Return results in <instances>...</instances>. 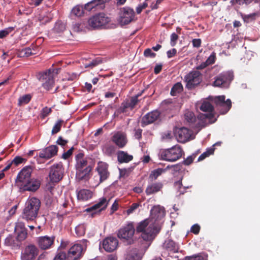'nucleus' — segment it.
Instances as JSON below:
<instances>
[{
    "instance_id": "obj_1",
    "label": "nucleus",
    "mask_w": 260,
    "mask_h": 260,
    "mask_svg": "<svg viewBox=\"0 0 260 260\" xmlns=\"http://www.w3.org/2000/svg\"><path fill=\"white\" fill-rule=\"evenodd\" d=\"M75 159L77 179L79 180L88 179L92 167L88 164L87 159L84 157V154L79 152L76 155Z\"/></svg>"
},
{
    "instance_id": "obj_2",
    "label": "nucleus",
    "mask_w": 260,
    "mask_h": 260,
    "mask_svg": "<svg viewBox=\"0 0 260 260\" xmlns=\"http://www.w3.org/2000/svg\"><path fill=\"white\" fill-rule=\"evenodd\" d=\"M149 219H146L140 223L136 227L137 233H142L141 237L145 241L153 240L159 232V229Z\"/></svg>"
},
{
    "instance_id": "obj_3",
    "label": "nucleus",
    "mask_w": 260,
    "mask_h": 260,
    "mask_svg": "<svg viewBox=\"0 0 260 260\" xmlns=\"http://www.w3.org/2000/svg\"><path fill=\"white\" fill-rule=\"evenodd\" d=\"M41 206L40 201L35 197L27 200L22 213L23 218L26 220H34L38 216Z\"/></svg>"
},
{
    "instance_id": "obj_4",
    "label": "nucleus",
    "mask_w": 260,
    "mask_h": 260,
    "mask_svg": "<svg viewBox=\"0 0 260 260\" xmlns=\"http://www.w3.org/2000/svg\"><path fill=\"white\" fill-rule=\"evenodd\" d=\"M183 153L181 146L176 145L171 148L162 150L160 152V157L162 160L173 162L179 159Z\"/></svg>"
},
{
    "instance_id": "obj_5",
    "label": "nucleus",
    "mask_w": 260,
    "mask_h": 260,
    "mask_svg": "<svg viewBox=\"0 0 260 260\" xmlns=\"http://www.w3.org/2000/svg\"><path fill=\"white\" fill-rule=\"evenodd\" d=\"M57 69H49L39 74L38 79L42 82V86L46 90H49L53 86L54 75L57 74Z\"/></svg>"
},
{
    "instance_id": "obj_6",
    "label": "nucleus",
    "mask_w": 260,
    "mask_h": 260,
    "mask_svg": "<svg viewBox=\"0 0 260 260\" xmlns=\"http://www.w3.org/2000/svg\"><path fill=\"white\" fill-rule=\"evenodd\" d=\"M202 81V74L198 71H192L186 75L184 78L185 87L192 90L197 87Z\"/></svg>"
},
{
    "instance_id": "obj_7",
    "label": "nucleus",
    "mask_w": 260,
    "mask_h": 260,
    "mask_svg": "<svg viewBox=\"0 0 260 260\" xmlns=\"http://www.w3.org/2000/svg\"><path fill=\"white\" fill-rule=\"evenodd\" d=\"M34 168L31 166L23 167L17 174L15 179V184L19 188L31 178Z\"/></svg>"
},
{
    "instance_id": "obj_8",
    "label": "nucleus",
    "mask_w": 260,
    "mask_h": 260,
    "mask_svg": "<svg viewBox=\"0 0 260 260\" xmlns=\"http://www.w3.org/2000/svg\"><path fill=\"white\" fill-rule=\"evenodd\" d=\"M233 78V72L230 71L223 72L215 77L213 86L221 88L227 87Z\"/></svg>"
},
{
    "instance_id": "obj_9",
    "label": "nucleus",
    "mask_w": 260,
    "mask_h": 260,
    "mask_svg": "<svg viewBox=\"0 0 260 260\" xmlns=\"http://www.w3.org/2000/svg\"><path fill=\"white\" fill-rule=\"evenodd\" d=\"M110 18L104 13H99L91 17L88 20L89 25L93 28H101L108 24Z\"/></svg>"
},
{
    "instance_id": "obj_10",
    "label": "nucleus",
    "mask_w": 260,
    "mask_h": 260,
    "mask_svg": "<svg viewBox=\"0 0 260 260\" xmlns=\"http://www.w3.org/2000/svg\"><path fill=\"white\" fill-rule=\"evenodd\" d=\"M64 169L62 163L54 164L50 168L49 177L52 183H58L63 178Z\"/></svg>"
},
{
    "instance_id": "obj_11",
    "label": "nucleus",
    "mask_w": 260,
    "mask_h": 260,
    "mask_svg": "<svg viewBox=\"0 0 260 260\" xmlns=\"http://www.w3.org/2000/svg\"><path fill=\"white\" fill-rule=\"evenodd\" d=\"M135 231V229L133 223L130 222L118 230L117 237L121 239L129 240V243L131 244V241L132 240Z\"/></svg>"
},
{
    "instance_id": "obj_12",
    "label": "nucleus",
    "mask_w": 260,
    "mask_h": 260,
    "mask_svg": "<svg viewBox=\"0 0 260 260\" xmlns=\"http://www.w3.org/2000/svg\"><path fill=\"white\" fill-rule=\"evenodd\" d=\"M135 13L133 9L123 7L120 9L119 21L122 24H127L134 19Z\"/></svg>"
},
{
    "instance_id": "obj_13",
    "label": "nucleus",
    "mask_w": 260,
    "mask_h": 260,
    "mask_svg": "<svg viewBox=\"0 0 260 260\" xmlns=\"http://www.w3.org/2000/svg\"><path fill=\"white\" fill-rule=\"evenodd\" d=\"M224 95H220L214 98L213 102L220 109L221 114L226 113L232 107V102L230 99L225 101Z\"/></svg>"
},
{
    "instance_id": "obj_14",
    "label": "nucleus",
    "mask_w": 260,
    "mask_h": 260,
    "mask_svg": "<svg viewBox=\"0 0 260 260\" xmlns=\"http://www.w3.org/2000/svg\"><path fill=\"white\" fill-rule=\"evenodd\" d=\"M110 201V199L107 200L106 198H102L100 199L99 203L87 208L86 211L88 212H91L92 217H94L96 214L99 215L102 210L106 208Z\"/></svg>"
},
{
    "instance_id": "obj_15",
    "label": "nucleus",
    "mask_w": 260,
    "mask_h": 260,
    "mask_svg": "<svg viewBox=\"0 0 260 260\" xmlns=\"http://www.w3.org/2000/svg\"><path fill=\"white\" fill-rule=\"evenodd\" d=\"M200 109L204 112H208V113L203 114L201 116V118L203 119H208L209 123L215 122L216 119H213L214 114L213 113L214 107L209 102H203L200 107Z\"/></svg>"
},
{
    "instance_id": "obj_16",
    "label": "nucleus",
    "mask_w": 260,
    "mask_h": 260,
    "mask_svg": "<svg viewBox=\"0 0 260 260\" xmlns=\"http://www.w3.org/2000/svg\"><path fill=\"white\" fill-rule=\"evenodd\" d=\"M84 249L80 244H76L68 251L67 260H79L83 256Z\"/></svg>"
},
{
    "instance_id": "obj_17",
    "label": "nucleus",
    "mask_w": 260,
    "mask_h": 260,
    "mask_svg": "<svg viewBox=\"0 0 260 260\" xmlns=\"http://www.w3.org/2000/svg\"><path fill=\"white\" fill-rule=\"evenodd\" d=\"M39 250L38 248L32 244H30L25 247L21 252V260H34L38 255Z\"/></svg>"
},
{
    "instance_id": "obj_18",
    "label": "nucleus",
    "mask_w": 260,
    "mask_h": 260,
    "mask_svg": "<svg viewBox=\"0 0 260 260\" xmlns=\"http://www.w3.org/2000/svg\"><path fill=\"white\" fill-rule=\"evenodd\" d=\"M111 141L119 148H122L127 143L125 133L122 131L115 132L111 137Z\"/></svg>"
},
{
    "instance_id": "obj_19",
    "label": "nucleus",
    "mask_w": 260,
    "mask_h": 260,
    "mask_svg": "<svg viewBox=\"0 0 260 260\" xmlns=\"http://www.w3.org/2000/svg\"><path fill=\"white\" fill-rule=\"evenodd\" d=\"M14 231L16 235V238L21 245L22 242L27 237V230L25 227L24 223L22 222L16 223Z\"/></svg>"
},
{
    "instance_id": "obj_20",
    "label": "nucleus",
    "mask_w": 260,
    "mask_h": 260,
    "mask_svg": "<svg viewBox=\"0 0 260 260\" xmlns=\"http://www.w3.org/2000/svg\"><path fill=\"white\" fill-rule=\"evenodd\" d=\"M41 181L37 178H31L24 184L19 189L23 191H36L40 187Z\"/></svg>"
},
{
    "instance_id": "obj_21",
    "label": "nucleus",
    "mask_w": 260,
    "mask_h": 260,
    "mask_svg": "<svg viewBox=\"0 0 260 260\" xmlns=\"http://www.w3.org/2000/svg\"><path fill=\"white\" fill-rule=\"evenodd\" d=\"M109 165L108 164L103 161L98 162L96 170L100 176V182L106 180L110 175V172L108 171Z\"/></svg>"
},
{
    "instance_id": "obj_22",
    "label": "nucleus",
    "mask_w": 260,
    "mask_h": 260,
    "mask_svg": "<svg viewBox=\"0 0 260 260\" xmlns=\"http://www.w3.org/2000/svg\"><path fill=\"white\" fill-rule=\"evenodd\" d=\"M118 241L116 238L109 237L103 241V247L107 252H111L116 249Z\"/></svg>"
},
{
    "instance_id": "obj_23",
    "label": "nucleus",
    "mask_w": 260,
    "mask_h": 260,
    "mask_svg": "<svg viewBox=\"0 0 260 260\" xmlns=\"http://www.w3.org/2000/svg\"><path fill=\"white\" fill-rule=\"evenodd\" d=\"M58 147L56 145H50L42 149L39 154V157L41 158L49 159L57 155Z\"/></svg>"
},
{
    "instance_id": "obj_24",
    "label": "nucleus",
    "mask_w": 260,
    "mask_h": 260,
    "mask_svg": "<svg viewBox=\"0 0 260 260\" xmlns=\"http://www.w3.org/2000/svg\"><path fill=\"white\" fill-rule=\"evenodd\" d=\"M175 135L179 142L184 143L189 140L191 132L188 128L182 127L176 129Z\"/></svg>"
},
{
    "instance_id": "obj_25",
    "label": "nucleus",
    "mask_w": 260,
    "mask_h": 260,
    "mask_svg": "<svg viewBox=\"0 0 260 260\" xmlns=\"http://www.w3.org/2000/svg\"><path fill=\"white\" fill-rule=\"evenodd\" d=\"M55 240V237H49L48 236L39 237L37 240L39 247L43 250L49 249L53 244Z\"/></svg>"
},
{
    "instance_id": "obj_26",
    "label": "nucleus",
    "mask_w": 260,
    "mask_h": 260,
    "mask_svg": "<svg viewBox=\"0 0 260 260\" xmlns=\"http://www.w3.org/2000/svg\"><path fill=\"white\" fill-rule=\"evenodd\" d=\"M160 116L159 111L155 110L152 111L145 115L142 119V123L145 125H148L157 120Z\"/></svg>"
},
{
    "instance_id": "obj_27",
    "label": "nucleus",
    "mask_w": 260,
    "mask_h": 260,
    "mask_svg": "<svg viewBox=\"0 0 260 260\" xmlns=\"http://www.w3.org/2000/svg\"><path fill=\"white\" fill-rule=\"evenodd\" d=\"M111 0H92L87 3L84 6V9L88 11L93 9L96 10L103 9L105 8V4Z\"/></svg>"
},
{
    "instance_id": "obj_28",
    "label": "nucleus",
    "mask_w": 260,
    "mask_h": 260,
    "mask_svg": "<svg viewBox=\"0 0 260 260\" xmlns=\"http://www.w3.org/2000/svg\"><path fill=\"white\" fill-rule=\"evenodd\" d=\"M4 245L10 247L12 249H18L21 246L20 243L16 237L9 235L4 241Z\"/></svg>"
},
{
    "instance_id": "obj_29",
    "label": "nucleus",
    "mask_w": 260,
    "mask_h": 260,
    "mask_svg": "<svg viewBox=\"0 0 260 260\" xmlns=\"http://www.w3.org/2000/svg\"><path fill=\"white\" fill-rule=\"evenodd\" d=\"M150 213L153 218L158 219L165 216V210L164 208L160 205L154 206L151 209Z\"/></svg>"
},
{
    "instance_id": "obj_30",
    "label": "nucleus",
    "mask_w": 260,
    "mask_h": 260,
    "mask_svg": "<svg viewBox=\"0 0 260 260\" xmlns=\"http://www.w3.org/2000/svg\"><path fill=\"white\" fill-rule=\"evenodd\" d=\"M164 247L173 253L178 252L179 249L178 244L171 239H167L165 241Z\"/></svg>"
},
{
    "instance_id": "obj_31",
    "label": "nucleus",
    "mask_w": 260,
    "mask_h": 260,
    "mask_svg": "<svg viewBox=\"0 0 260 260\" xmlns=\"http://www.w3.org/2000/svg\"><path fill=\"white\" fill-rule=\"evenodd\" d=\"M117 160L120 164L128 163L133 159V156L128 154L127 152L123 151H119L117 152Z\"/></svg>"
},
{
    "instance_id": "obj_32",
    "label": "nucleus",
    "mask_w": 260,
    "mask_h": 260,
    "mask_svg": "<svg viewBox=\"0 0 260 260\" xmlns=\"http://www.w3.org/2000/svg\"><path fill=\"white\" fill-rule=\"evenodd\" d=\"M125 260H141V257L137 248H132L128 250L125 257Z\"/></svg>"
},
{
    "instance_id": "obj_33",
    "label": "nucleus",
    "mask_w": 260,
    "mask_h": 260,
    "mask_svg": "<svg viewBox=\"0 0 260 260\" xmlns=\"http://www.w3.org/2000/svg\"><path fill=\"white\" fill-rule=\"evenodd\" d=\"M92 197V192L89 189H81L77 192V198L82 201H87Z\"/></svg>"
},
{
    "instance_id": "obj_34",
    "label": "nucleus",
    "mask_w": 260,
    "mask_h": 260,
    "mask_svg": "<svg viewBox=\"0 0 260 260\" xmlns=\"http://www.w3.org/2000/svg\"><path fill=\"white\" fill-rule=\"evenodd\" d=\"M162 187V184L161 183H154L148 185L145 192L147 195H150L159 191Z\"/></svg>"
},
{
    "instance_id": "obj_35",
    "label": "nucleus",
    "mask_w": 260,
    "mask_h": 260,
    "mask_svg": "<svg viewBox=\"0 0 260 260\" xmlns=\"http://www.w3.org/2000/svg\"><path fill=\"white\" fill-rule=\"evenodd\" d=\"M260 16V12L257 11L250 14H242L241 16L244 21L246 23H249L251 21H254L256 18Z\"/></svg>"
},
{
    "instance_id": "obj_36",
    "label": "nucleus",
    "mask_w": 260,
    "mask_h": 260,
    "mask_svg": "<svg viewBox=\"0 0 260 260\" xmlns=\"http://www.w3.org/2000/svg\"><path fill=\"white\" fill-rule=\"evenodd\" d=\"M183 90V87L181 82H177L174 85L171 90V94L173 96L176 95L177 93L182 92Z\"/></svg>"
},
{
    "instance_id": "obj_37",
    "label": "nucleus",
    "mask_w": 260,
    "mask_h": 260,
    "mask_svg": "<svg viewBox=\"0 0 260 260\" xmlns=\"http://www.w3.org/2000/svg\"><path fill=\"white\" fill-rule=\"evenodd\" d=\"M185 120L189 124H193L197 120L194 113L189 111H187L184 114Z\"/></svg>"
},
{
    "instance_id": "obj_38",
    "label": "nucleus",
    "mask_w": 260,
    "mask_h": 260,
    "mask_svg": "<svg viewBox=\"0 0 260 260\" xmlns=\"http://www.w3.org/2000/svg\"><path fill=\"white\" fill-rule=\"evenodd\" d=\"M17 54L19 57H24L32 55V53L31 49L29 47H27L18 50Z\"/></svg>"
},
{
    "instance_id": "obj_39",
    "label": "nucleus",
    "mask_w": 260,
    "mask_h": 260,
    "mask_svg": "<svg viewBox=\"0 0 260 260\" xmlns=\"http://www.w3.org/2000/svg\"><path fill=\"white\" fill-rule=\"evenodd\" d=\"M84 10L82 6L77 5L74 7L71 12V14L77 17H80L83 15Z\"/></svg>"
},
{
    "instance_id": "obj_40",
    "label": "nucleus",
    "mask_w": 260,
    "mask_h": 260,
    "mask_svg": "<svg viewBox=\"0 0 260 260\" xmlns=\"http://www.w3.org/2000/svg\"><path fill=\"white\" fill-rule=\"evenodd\" d=\"M166 169L158 168L157 169L154 170L149 175V178L152 179V180H156L158 176H159L162 173L165 172Z\"/></svg>"
},
{
    "instance_id": "obj_41",
    "label": "nucleus",
    "mask_w": 260,
    "mask_h": 260,
    "mask_svg": "<svg viewBox=\"0 0 260 260\" xmlns=\"http://www.w3.org/2000/svg\"><path fill=\"white\" fill-rule=\"evenodd\" d=\"M128 108L131 110V107L128 103V100H126L121 104L120 107L117 110V112L118 113H125L127 111L126 109Z\"/></svg>"
},
{
    "instance_id": "obj_42",
    "label": "nucleus",
    "mask_w": 260,
    "mask_h": 260,
    "mask_svg": "<svg viewBox=\"0 0 260 260\" xmlns=\"http://www.w3.org/2000/svg\"><path fill=\"white\" fill-rule=\"evenodd\" d=\"M31 99L30 94H25L18 99V105L19 106L28 104Z\"/></svg>"
},
{
    "instance_id": "obj_43",
    "label": "nucleus",
    "mask_w": 260,
    "mask_h": 260,
    "mask_svg": "<svg viewBox=\"0 0 260 260\" xmlns=\"http://www.w3.org/2000/svg\"><path fill=\"white\" fill-rule=\"evenodd\" d=\"M253 0H231L230 3L232 5H238L243 6L244 5L247 6L251 4Z\"/></svg>"
},
{
    "instance_id": "obj_44",
    "label": "nucleus",
    "mask_w": 260,
    "mask_h": 260,
    "mask_svg": "<svg viewBox=\"0 0 260 260\" xmlns=\"http://www.w3.org/2000/svg\"><path fill=\"white\" fill-rule=\"evenodd\" d=\"M102 62V60L101 58L97 57L95 59L92 60L88 63L85 64V68H92L98 64L101 63Z\"/></svg>"
},
{
    "instance_id": "obj_45",
    "label": "nucleus",
    "mask_w": 260,
    "mask_h": 260,
    "mask_svg": "<svg viewBox=\"0 0 260 260\" xmlns=\"http://www.w3.org/2000/svg\"><path fill=\"white\" fill-rule=\"evenodd\" d=\"M104 153L108 156H111L114 154L115 152V148L113 145H107L105 147Z\"/></svg>"
},
{
    "instance_id": "obj_46",
    "label": "nucleus",
    "mask_w": 260,
    "mask_h": 260,
    "mask_svg": "<svg viewBox=\"0 0 260 260\" xmlns=\"http://www.w3.org/2000/svg\"><path fill=\"white\" fill-rule=\"evenodd\" d=\"M62 122L63 121L62 120H59L57 121L52 128L51 132L52 135L55 134L60 131Z\"/></svg>"
},
{
    "instance_id": "obj_47",
    "label": "nucleus",
    "mask_w": 260,
    "mask_h": 260,
    "mask_svg": "<svg viewBox=\"0 0 260 260\" xmlns=\"http://www.w3.org/2000/svg\"><path fill=\"white\" fill-rule=\"evenodd\" d=\"M26 160V159L20 156H16L11 161L13 164L15 165V166H18L21 164L25 162Z\"/></svg>"
},
{
    "instance_id": "obj_48",
    "label": "nucleus",
    "mask_w": 260,
    "mask_h": 260,
    "mask_svg": "<svg viewBox=\"0 0 260 260\" xmlns=\"http://www.w3.org/2000/svg\"><path fill=\"white\" fill-rule=\"evenodd\" d=\"M14 30V27H9L4 30L0 31V39H3L6 37L9 34Z\"/></svg>"
},
{
    "instance_id": "obj_49",
    "label": "nucleus",
    "mask_w": 260,
    "mask_h": 260,
    "mask_svg": "<svg viewBox=\"0 0 260 260\" xmlns=\"http://www.w3.org/2000/svg\"><path fill=\"white\" fill-rule=\"evenodd\" d=\"M67 260V255L63 251H58L54 257L53 260Z\"/></svg>"
},
{
    "instance_id": "obj_50",
    "label": "nucleus",
    "mask_w": 260,
    "mask_h": 260,
    "mask_svg": "<svg viewBox=\"0 0 260 260\" xmlns=\"http://www.w3.org/2000/svg\"><path fill=\"white\" fill-rule=\"evenodd\" d=\"M140 206L139 203H134L132 204L127 210L126 212L128 215L133 213Z\"/></svg>"
},
{
    "instance_id": "obj_51",
    "label": "nucleus",
    "mask_w": 260,
    "mask_h": 260,
    "mask_svg": "<svg viewBox=\"0 0 260 260\" xmlns=\"http://www.w3.org/2000/svg\"><path fill=\"white\" fill-rule=\"evenodd\" d=\"M51 112L52 109L51 108H48L47 107L43 108L41 112V117L42 118H45L49 114H50Z\"/></svg>"
},
{
    "instance_id": "obj_52",
    "label": "nucleus",
    "mask_w": 260,
    "mask_h": 260,
    "mask_svg": "<svg viewBox=\"0 0 260 260\" xmlns=\"http://www.w3.org/2000/svg\"><path fill=\"white\" fill-rule=\"evenodd\" d=\"M139 102V100L138 99H137V97L134 96H132L130 98L129 100H128V103H129V104L131 107V110H133L135 107V106L137 105Z\"/></svg>"
},
{
    "instance_id": "obj_53",
    "label": "nucleus",
    "mask_w": 260,
    "mask_h": 260,
    "mask_svg": "<svg viewBox=\"0 0 260 260\" xmlns=\"http://www.w3.org/2000/svg\"><path fill=\"white\" fill-rule=\"evenodd\" d=\"M215 60H216V53L214 52H213L209 56V57L206 60V62L208 64V65L209 66V65L214 63Z\"/></svg>"
},
{
    "instance_id": "obj_54",
    "label": "nucleus",
    "mask_w": 260,
    "mask_h": 260,
    "mask_svg": "<svg viewBox=\"0 0 260 260\" xmlns=\"http://www.w3.org/2000/svg\"><path fill=\"white\" fill-rule=\"evenodd\" d=\"M144 55L146 57L154 58L156 56V53L152 52L151 49L147 48L144 50Z\"/></svg>"
},
{
    "instance_id": "obj_55",
    "label": "nucleus",
    "mask_w": 260,
    "mask_h": 260,
    "mask_svg": "<svg viewBox=\"0 0 260 260\" xmlns=\"http://www.w3.org/2000/svg\"><path fill=\"white\" fill-rule=\"evenodd\" d=\"M196 155L194 154H192L188 156L183 162V164L186 166H188L190 165L193 161L195 158Z\"/></svg>"
},
{
    "instance_id": "obj_56",
    "label": "nucleus",
    "mask_w": 260,
    "mask_h": 260,
    "mask_svg": "<svg viewBox=\"0 0 260 260\" xmlns=\"http://www.w3.org/2000/svg\"><path fill=\"white\" fill-rule=\"evenodd\" d=\"M178 36L175 32H173L171 35V45L172 46H174L176 44V41L178 39Z\"/></svg>"
},
{
    "instance_id": "obj_57",
    "label": "nucleus",
    "mask_w": 260,
    "mask_h": 260,
    "mask_svg": "<svg viewBox=\"0 0 260 260\" xmlns=\"http://www.w3.org/2000/svg\"><path fill=\"white\" fill-rule=\"evenodd\" d=\"M76 234L78 236H81L85 234V231L83 226H78L75 228Z\"/></svg>"
},
{
    "instance_id": "obj_58",
    "label": "nucleus",
    "mask_w": 260,
    "mask_h": 260,
    "mask_svg": "<svg viewBox=\"0 0 260 260\" xmlns=\"http://www.w3.org/2000/svg\"><path fill=\"white\" fill-rule=\"evenodd\" d=\"M185 260H204V257L200 255L186 256Z\"/></svg>"
},
{
    "instance_id": "obj_59",
    "label": "nucleus",
    "mask_w": 260,
    "mask_h": 260,
    "mask_svg": "<svg viewBox=\"0 0 260 260\" xmlns=\"http://www.w3.org/2000/svg\"><path fill=\"white\" fill-rule=\"evenodd\" d=\"M135 134L134 136L136 139L138 140H140L142 138V129L138 128H135Z\"/></svg>"
},
{
    "instance_id": "obj_60",
    "label": "nucleus",
    "mask_w": 260,
    "mask_h": 260,
    "mask_svg": "<svg viewBox=\"0 0 260 260\" xmlns=\"http://www.w3.org/2000/svg\"><path fill=\"white\" fill-rule=\"evenodd\" d=\"M74 149V147H72L71 148L69 149L67 152L63 153L62 157L64 159L69 158L72 154Z\"/></svg>"
},
{
    "instance_id": "obj_61",
    "label": "nucleus",
    "mask_w": 260,
    "mask_h": 260,
    "mask_svg": "<svg viewBox=\"0 0 260 260\" xmlns=\"http://www.w3.org/2000/svg\"><path fill=\"white\" fill-rule=\"evenodd\" d=\"M200 231V226L198 224L193 225L191 228L190 231L194 234H198Z\"/></svg>"
},
{
    "instance_id": "obj_62",
    "label": "nucleus",
    "mask_w": 260,
    "mask_h": 260,
    "mask_svg": "<svg viewBox=\"0 0 260 260\" xmlns=\"http://www.w3.org/2000/svg\"><path fill=\"white\" fill-rule=\"evenodd\" d=\"M148 6L147 3L146 2L143 3L142 5H139L137 8H136V12L138 14H140L142 10Z\"/></svg>"
},
{
    "instance_id": "obj_63",
    "label": "nucleus",
    "mask_w": 260,
    "mask_h": 260,
    "mask_svg": "<svg viewBox=\"0 0 260 260\" xmlns=\"http://www.w3.org/2000/svg\"><path fill=\"white\" fill-rule=\"evenodd\" d=\"M177 54V50L175 48H173L171 50H168L167 52V56L168 58H171L175 56Z\"/></svg>"
},
{
    "instance_id": "obj_64",
    "label": "nucleus",
    "mask_w": 260,
    "mask_h": 260,
    "mask_svg": "<svg viewBox=\"0 0 260 260\" xmlns=\"http://www.w3.org/2000/svg\"><path fill=\"white\" fill-rule=\"evenodd\" d=\"M56 143L57 144H58L59 145L64 146L67 144L68 141L64 140L62 137L60 136L58 137V138L56 141Z\"/></svg>"
}]
</instances>
